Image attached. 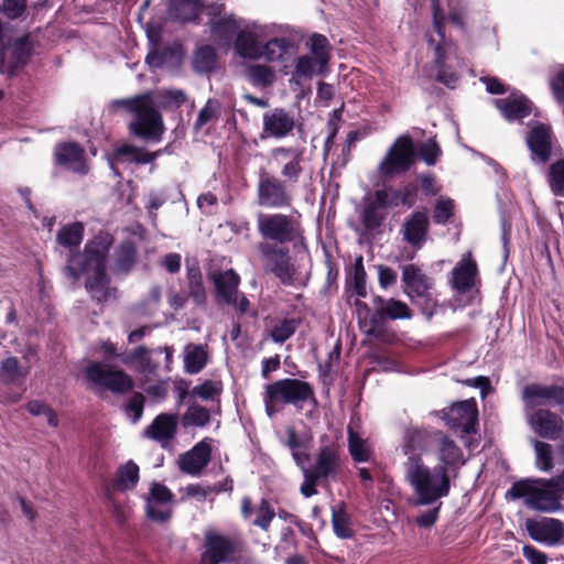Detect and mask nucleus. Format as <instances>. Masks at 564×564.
Wrapping results in <instances>:
<instances>
[{"mask_svg": "<svg viewBox=\"0 0 564 564\" xmlns=\"http://www.w3.org/2000/svg\"><path fill=\"white\" fill-rule=\"evenodd\" d=\"M223 391V384L218 380H205L192 390V394L205 401L216 399Z\"/></svg>", "mask_w": 564, "mask_h": 564, "instance_id": "13d9d810", "label": "nucleus"}, {"mask_svg": "<svg viewBox=\"0 0 564 564\" xmlns=\"http://www.w3.org/2000/svg\"><path fill=\"white\" fill-rule=\"evenodd\" d=\"M274 34L273 24L246 25L239 37L237 54L249 61L286 62L294 54V47L288 39L274 36Z\"/></svg>", "mask_w": 564, "mask_h": 564, "instance_id": "7ed1b4c3", "label": "nucleus"}, {"mask_svg": "<svg viewBox=\"0 0 564 564\" xmlns=\"http://www.w3.org/2000/svg\"><path fill=\"white\" fill-rule=\"evenodd\" d=\"M210 421L209 410L205 406L193 404L188 406L186 412L183 415V425L187 426H196L203 427L207 425Z\"/></svg>", "mask_w": 564, "mask_h": 564, "instance_id": "864d4df0", "label": "nucleus"}, {"mask_svg": "<svg viewBox=\"0 0 564 564\" xmlns=\"http://www.w3.org/2000/svg\"><path fill=\"white\" fill-rule=\"evenodd\" d=\"M274 516H275L274 509L271 507L269 501H267L265 499H262L261 503L257 510V517L253 521V524L260 527L263 530H268Z\"/></svg>", "mask_w": 564, "mask_h": 564, "instance_id": "0e129e2a", "label": "nucleus"}, {"mask_svg": "<svg viewBox=\"0 0 564 564\" xmlns=\"http://www.w3.org/2000/svg\"><path fill=\"white\" fill-rule=\"evenodd\" d=\"M378 302L381 304V306L378 308L376 315L373 316V319L378 318H410L411 313L408 307V305L401 301L390 299L388 301H384L382 299H378Z\"/></svg>", "mask_w": 564, "mask_h": 564, "instance_id": "49530a36", "label": "nucleus"}, {"mask_svg": "<svg viewBox=\"0 0 564 564\" xmlns=\"http://www.w3.org/2000/svg\"><path fill=\"white\" fill-rule=\"evenodd\" d=\"M430 219L427 210L413 212L402 225L403 240L415 249L422 248L427 238Z\"/></svg>", "mask_w": 564, "mask_h": 564, "instance_id": "393cba45", "label": "nucleus"}, {"mask_svg": "<svg viewBox=\"0 0 564 564\" xmlns=\"http://www.w3.org/2000/svg\"><path fill=\"white\" fill-rule=\"evenodd\" d=\"M319 73V62L313 55H302L295 61V75L300 78L312 77Z\"/></svg>", "mask_w": 564, "mask_h": 564, "instance_id": "4d7b16f0", "label": "nucleus"}, {"mask_svg": "<svg viewBox=\"0 0 564 564\" xmlns=\"http://www.w3.org/2000/svg\"><path fill=\"white\" fill-rule=\"evenodd\" d=\"M216 53L210 46H203L197 50L194 57V65L198 72H209L215 67Z\"/></svg>", "mask_w": 564, "mask_h": 564, "instance_id": "bf43d9fd", "label": "nucleus"}, {"mask_svg": "<svg viewBox=\"0 0 564 564\" xmlns=\"http://www.w3.org/2000/svg\"><path fill=\"white\" fill-rule=\"evenodd\" d=\"M402 282L404 292L411 297L430 299L432 280L414 264H406L402 268Z\"/></svg>", "mask_w": 564, "mask_h": 564, "instance_id": "bb28decb", "label": "nucleus"}, {"mask_svg": "<svg viewBox=\"0 0 564 564\" xmlns=\"http://www.w3.org/2000/svg\"><path fill=\"white\" fill-rule=\"evenodd\" d=\"M532 445L535 453V466L541 471H550L554 467L553 447L551 444L533 440Z\"/></svg>", "mask_w": 564, "mask_h": 564, "instance_id": "3c124183", "label": "nucleus"}, {"mask_svg": "<svg viewBox=\"0 0 564 564\" xmlns=\"http://www.w3.org/2000/svg\"><path fill=\"white\" fill-rule=\"evenodd\" d=\"M178 423L180 417L177 413H161L143 431V435L159 443L162 448H167L177 434Z\"/></svg>", "mask_w": 564, "mask_h": 564, "instance_id": "5701e85b", "label": "nucleus"}, {"mask_svg": "<svg viewBox=\"0 0 564 564\" xmlns=\"http://www.w3.org/2000/svg\"><path fill=\"white\" fill-rule=\"evenodd\" d=\"M258 249L265 272L273 273L282 283L293 284L299 279V265L289 256V249L263 241Z\"/></svg>", "mask_w": 564, "mask_h": 564, "instance_id": "9d476101", "label": "nucleus"}, {"mask_svg": "<svg viewBox=\"0 0 564 564\" xmlns=\"http://www.w3.org/2000/svg\"><path fill=\"white\" fill-rule=\"evenodd\" d=\"M135 110L134 120L130 122V132L143 139H160L163 131V120L160 112L155 109L151 95L140 101Z\"/></svg>", "mask_w": 564, "mask_h": 564, "instance_id": "ddd939ff", "label": "nucleus"}, {"mask_svg": "<svg viewBox=\"0 0 564 564\" xmlns=\"http://www.w3.org/2000/svg\"><path fill=\"white\" fill-rule=\"evenodd\" d=\"M348 452L355 463H367L373 455V448L369 440L361 437L351 427L347 433Z\"/></svg>", "mask_w": 564, "mask_h": 564, "instance_id": "ea45409f", "label": "nucleus"}, {"mask_svg": "<svg viewBox=\"0 0 564 564\" xmlns=\"http://www.w3.org/2000/svg\"><path fill=\"white\" fill-rule=\"evenodd\" d=\"M495 105L508 120L522 119L531 111L530 102L523 96L496 99Z\"/></svg>", "mask_w": 564, "mask_h": 564, "instance_id": "4c0bfd02", "label": "nucleus"}, {"mask_svg": "<svg viewBox=\"0 0 564 564\" xmlns=\"http://www.w3.org/2000/svg\"><path fill=\"white\" fill-rule=\"evenodd\" d=\"M154 354L160 355L161 347L150 349L139 346L121 360L123 364H137V370L141 375H154L159 368V364L152 357Z\"/></svg>", "mask_w": 564, "mask_h": 564, "instance_id": "72a5a7b5", "label": "nucleus"}, {"mask_svg": "<svg viewBox=\"0 0 564 564\" xmlns=\"http://www.w3.org/2000/svg\"><path fill=\"white\" fill-rule=\"evenodd\" d=\"M83 224L73 223L65 225L58 230L56 240L61 246L73 249L77 248L80 245L83 240Z\"/></svg>", "mask_w": 564, "mask_h": 564, "instance_id": "09e8293b", "label": "nucleus"}, {"mask_svg": "<svg viewBox=\"0 0 564 564\" xmlns=\"http://www.w3.org/2000/svg\"><path fill=\"white\" fill-rule=\"evenodd\" d=\"M352 289L354 292L360 297H365L367 295L366 271L362 264V257L356 259L354 264Z\"/></svg>", "mask_w": 564, "mask_h": 564, "instance_id": "680f3d73", "label": "nucleus"}, {"mask_svg": "<svg viewBox=\"0 0 564 564\" xmlns=\"http://www.w3.org/2000/svg\"><path fill=\"white\" fill-rule=\"evenodd\" d=\"M258 231L265 240L280 243L302 239L300 221L284 214H260L257 219Z\"/></svg>", "mask_w": 564, "mask_h": 564, "instance_id": "1a4fd4ad", "label": "nucleus"}, {"mask_svg": "<svg viewBox=\"0 0 564 564\" xmlns=\"http://www.w3.org/2000/svg\"><path fill=\"white\" fill-rule=\"evenodd\" d=\"M295 118L284 108H273L263 113L262 139H283L292 133Z\"/></svg>", "mask_w": 564, "mask_h": 564, "instance_id": "b1692460", "label": "nucleus"}, {"mask_svg": "<svg viewBox=\"0 0 564 564\" xmlns=\"http://www.w3.org/2000/svg\"><path fill=\"white\" fill-rule=\"evenodd\" d=\"M547 181L555 196H564V160H558L550 166Z\"/></svg>", "mask_w": 564, "mask_h": 564, "instance_id": "6e6d98bb", "label": "nucleus"}, {"mask_svg": "<svg viewBox=\"0 0 564 564\" xmlns=\"http://www.w3.org/2000/svg\"><path fill=\"white\" fill-rule=\"evenodd\" d=\"M55 159L59 165L79 174L87 173L84 149L76 143H63L55 149Z\"/></svg>", "mask_w": 564, "mask_h": 564, "instance_id": "7c9ffc66", "label": "nucleus"}, {"mask_svg": "<svg viewBox=\"0 0 564 564\" xmlns=\"http://www.w3.org/2000/svg\"><path fill=\"white\" fill-rule=\"evenodd\" d=\"M264 404L267 414L272 417L285 404L300 406L315 400L313 387L299 379H281L265 387Z\"/></svg>", "mask_w": 564, "mask_h": 564, "instance_id": "423d86ee", "label": "nucleus"}, {"mask_svg": "<svg viewBox=\"0 0 564 564\" xmlns=\"http://www.w3.org/2000/svg\"><path fill=\"white\" fill-rule=\"evenodd\" d=\"M213 440L206 437L194 445L189 451L180 455L177 466L184 474L199 476L212 459Z\"/></svg>", "mask_w": 564, "mask_h": 564, "instance_id": "412c9836", "label": "nucleus"}, {"mask_svg": "<svg viewBox=\"0 0 564 564\" xmlns=\"http://www.w3.org/2000/svg\"><path fill=\"white\" fill-rule=\"evenodd\" d=\"M235 552V543L217 533H207L205 551L200 564H219L229 561Z\"/></svg>", "mask_w": 564, "mask_h": 564, "instance_id": "a878e982", "label": "nucleus"}, {"mask_svg": "<svg viewBox=\"0 0 564 564\" xmlns=\"http://www.w3.org/2000/svg\"><path fill=\"white\" fill-rule=\"evenodd\" d=\"M173 494L159 482H153L147 496L145 513L155 522H165L172 514Z\"/></svg>", "mask_w": 564, "mask_h": 564, "instance_id": "4be33fe9", "label": "nucleus"}, {"mask_svg": "<svg viewBox=\"0 0 564 564\" xmlns=\"http://www.w3.org/2000/svg\"><path fill=\"white\" fill-rule=\"evenodd\" d=\"M297 327L299 321L296 318L275 319L271 323L269 336L274 343L283 344L294 335Z\"/></svg>", "mask_w": 564, "mask_h": 564, "instance_id": "de8ad7c7", "label": "nucleus"}, {"mask_svg": "<svg viewBox=\"0 0 564 564\" xmlns=\"http://www.w3.org/2000/svg\"><path fill=\"white\" fill-rule=\"evenodd\" d=\"M272 162L280 167L285 183H296L303 173V150L294 147H278L270 151Z\"/></svg>", "mask_w": 564, "mask_h": 564, "instance_id": "a211bd4d", "label": "nucleus"}, {"mask_svg": "<svg viewBox=\"0 0 564 564\" xmlns=\"http://www.w3.org/2000/svg\"><path fill=\"white\" fill-rule=\"evenodd\" d=\"M30 373V367H24L13 356L0 362V382L8 386L21 387Z\"/></svg>", "mask_w": 564, "mask_h": 564, "instance_id": "f704fd0d", "label": "nucleus"}, {"mask_svg": "<svg viewBox=\"0 0 564 564\" xmlns=\"http://www.w3.org/2000/svg\"><path fill=\"white\" fill-rule=\"evenodd\" d=\"M429 507H430L429 510H426L425 512L417 516L414 520V522L420 528L429 529L435 524V522L438 519V513H440V509L442 507V502L438 501L434 506H429Z\"/></svg>", "mask_w": 564, "mask_h": 564, "instance_id": "338daca9", "label": "nucleus"}, {"mask_svg": "<svg viewBox=\"0 0 564 564\" xmlns=\"http://www.w3.org/2000/svg\"><path fill=\"white\" fill-rule=\"evenodd\" d=\"M202 8L199 0H171L169 14L180 21H192L198 17Z\"/></svg>", "mask_w": 564, "mask_h": 564, "instance_id": "a19ab883", "label": "nucleus"}, {"mask_svg": "<svg viewBox=\"0 0 564 564\" xmlns=\"http://www.w3.org/2000/svg\"><path fill=\"white\" fill-rule=\"evenodd\" d=\"M414 147L409 135L399 137L378 166L381 176L405 172L414 162Z\"/></svg>", "mask_w": 564, "mask_h": 564, "instance_id": "4468645a", "label": "nucleus"}, {"mask_svg": "<svg viewBox=\"0 0 564 564\" xmlns=\"http://www.w3.org/2000/svg\"><path fill=\"white\" fill-rule=\"evenodd\" d=\"M454 212V200L451 198H440L436 202L433 219L436 224H445L453 216Z\"/></svg>", "mask_w": 564, "mask_h": 564, "instance_id": "e2e57ef3", "label": "nucleus"}, {"mask_svg": "<svg viewBox=\"0 0 564 564\" xmlns=\"http://www.w3.org/2000/svg\"><path fill=\"white\" fill-rule=\"evenodd\" d=\"M477 263L471 258L470 252L465 254L452 271L453 288L465 293L469 291L476 283Z\"/></svg>", "mask_w": 564, "mask_h": 564, "instance_id": "c756f323", "label": "nucleus"}, {"mask_svg": "<svg viewBox=\"0 0 564 564\" xmlns=\"http://www.w3.org/2000/svg\"><path fill=\"white\" fill-rule=\"evenodd\" d=\"M187 281L189 296L197 305L206 302V291L203 284V276L198 264H187Z\"/></svg>", "mask_w": 564, "mask_h": 564, "instance_id": "37998d69", "label": "nucleus"}, {"mask_svg": "<svg viewBox=\"0 0 564 564\" xmlns=\"http://www.w3.org/2000/svg\"><path fill=\"white\" fill-rule=\"evenodd\" d=\"M84 376L88 387L94 391L108 390L112 393L122 394L133 388L132 378L122 369H112L98 361H90L84 371Z\"/></svg>", "mask_w": 564, "mask_h": 564, "instance_id": "6e6552de", "label": "nucleus"}, {"mask_svg": "<svg viewBox=\"0 0 564 564\" xmlns=\"http://www.w3.org/2000/svg\"><path fill=\"white\" fill-rule=\"evenodd\" d=\"M208 359L209 356L206 346L189 343L184 347L183 368L186 373H199L206 367Z\"/></svg>", "mask_w": 564, "mask_h": 564, "instance_id": "e433bc0d", "label": "nucleus"}, {"mask_svg": "<svg viewBox=\"0 0 564 564\" xmlns=\"http://www.w3.org/2000/svg\"><path fill=\"white\" fill-rule=\"evenodd\" d=\"M528 145L531 152L542 162L545 163L551 156V129L545 124H536L530 131Z\"/></svg>", "mask_w": 564, "mask_h": 564, "instance_id": "473e14b6", "label": "nucleus"}, {"mask_svg": "<svg viewBox=\"0 0 564 564\" xmlns=\"http://www.w3.org/2000/svg\"><path fill=\"white\" fill-rule=\"evenodd\" d=\"M119 154L130 156L131 161L140 164L151 163L158 153L145 152L139 148L126 145L119 149Z\"/></svg>", "mask_w": 564, "mask_h": 564, "instance_id": "69168bd1", "label": "nucleus"}, {"mask_svg": "<svg viewBox=\"0 0 564 564\" xmlns=\"http://www.w3.org/2000/svg\"><path fill=\"white\" fill-rule=\"evenodd\" d=\"M311 53L319 62V74L324 73L329 62V43L326 36L322 34L312 35Z\"/></svg>", "mask_w": 564, "mask_h": 564, "instance_id": "603ef678", "label": "nucleus"}, {"mask_svg": "<svg viewBox=\"0 0 564 564\" xmlns=\"http://www.w3.org/2000/svg\"><path fill=\"white\" fill-rule=\"evenodd\" d=\"M377 203L387 208H394L400 205L412 207L415 204L416 191L412 186L394 188L392 186L383 187L375 192Z\"/></svg>", "mask_w": 564, "mask_h": 564, "instance_id": "cd10ccee", "label": "nucleus"}, {"mask_svg": "<svg viewBox=\"0 0 564 564\" xmlns=\"http://www.w3.org/2000/svg\"><path fill=\"white\" fill-rule=\"evenodd\" d=\"M434 30L441 37V43L435 46V59L432 68L435 69L436 80L443 83L447 87L454 88L458 82V75L452 70L453 64L447 62L452 58L458 59L456 54V46L446 41L444 34V15L438 4L434 6L433 11ZM425 73L429 77H434V72L425 67Z\"/></svg>", "mask_w": 564, "mask_h": 564, "instance_id": "0eeeda50", "label": "nucleus"}, {"mask_svg": "<svg viewBox=\"0 0 564 564\" xmlns=\"http://www.w3.org/2000/svg\"><path fill=\"white\" fill-rule=\"evenodd\" d=\"M522 400L530 412L547 404L564 405V386L528 384L522 390Z\"/></svg>", "mask_w": 564, "mask_h": 564, "instance_id": "f3484780", "label": "nucleus"}, {"mask_svg": "<svg viewBox=\"0 0 564 564\" xmlns=\"http://www.w3.org/2000/svg\"><path fill=\"white\" fill-rule=\"evenodd\" d=\"M529 536L539 543L553 546L564 544V522L555 518L527 519L524 523Z\"/></svg>", "mask_w": 564, "mask_h": 564, "instance_id": "2eb2a0df", "label": "nucleus"}, {"mask_svg": "<svg viewBox=\"0 0 564 564\" xmlns=\"http://www.w3.org/2000/svg\"><path fill=\"white\" fill-rule=\"evenodd\" d=\"M219 102L215 99H209L206 105L200 109L198 112V116L196 118V121L194 123V129L199 130L202 129L206 123L212 121L213 119H216L219 113Z\"/></svg>", "mask_w": 564, "mask_h": 564, "instance_id": "052dcab7", "label": "nucleus"}, {"mask_svg": "<svg viewBox=\"0 0 564 564\" xmlns=\"http://www.w3.org/2000/svg\"><path fill=\"white\" fill-rule=\"evenodd\" d=\"M137 261V247L132 241H124L116 252L113 270L118 273H128Z\"/></svg>", "mask_w": 564, "mask_h": 564, "instance_id": "c03bdc74", "label": "nucleus"}, {"mask_svg": "<svg viewBox=\"0 0 564 564\" xmlns=\"http://www.w3.org/2000/svg\"><path fill=\"white\" fill-rule=\"evenodd\" d=\"M564 470L554 478H525L518 480L506 492L507 500L522 499L527 508L555 513L563 509Z\"/></svg>", "mask_w": 564, "mask_h": 564, "instance_id": "20e7f679", "label": "nucleus"}, {"mask_svg": "<svg viewBox=\"0 0 564 564\" xmlns=\"http://www.w3.org/2000/svg\"><path fill=\"white\" fill-rule=\"evenodd\" d=\"M138 481L139 466L133 460H128L118 468L115 479L116 489L121 491L133 489Z\"/></svg>", "mask_w": 564, "mask_h": 564, "instance_id": "79ce46f5", "label": "nucleus"}, {"mask_svg": "<svg viewBox=\"0 0 564 564\" xmlns=\"http://www.w3.org/2000/svg\"><path fill=\"white\" fill-rule=\"evenodd\" d=\"M444 420L447 425L464 434L476 432L478 424V409L474 399L454 403L445 413Z\"/></svg>", "mask_w": 564, "mask_h": 564, "instance_id": "aec40b11", "label": "nucleus"}, {"mask_svg": "<svg viewBox=\"0 0 564 564\" xmlns=\"http://www.w3.org/2000/svg\"><path fill=\"white\" fill-rule=\"evenodd\" d=\"M431 443H434V433L417 427H411L408 429L404 434L402 451L408 458H410V456H421L415 452L426 451Z\"/></svg>", "mask_w": 564, "mask_h": 564, "instance_id": "c9c22d12", "label": "nucleus"}, {"mask_svg": "<svg viewBox=\"0 0 564 564\" xmlns=\"http://www.w3.org/2000/svg\"><path fill=\"white\" fill-rule=\"evenodd\" d=\"M258 204L264 208L281 209L292 205V194L286 183L263 171L260 173L258 185Z\"/></svg>", "mask_w": 564, "mask_h": 564, "instance_id": "f8f14e48", "label": "nucleus"}, {"mask_svg": "<svg viewBox=\"0 0 564 564\" xmlns=\"http://www.w3.org/2000/svg\"><path fill=\"white\" fill-rule=\"evenodd\" d=\"M403 470L404 479L413 491V506H434L448 496L451 475L446 466L435 465L431 468L422 456H410L403 463Z\"/></svg>", "mask_w": 564, "mask_h": 564, "instance_id": "f03ea898", "label": "nucleus"}, {"mask_svg": "<svg viewBox=\"0 0 564 564\" xmlns=\"http://www.w3.org/2000/svg\"><path fill=\"white\" fill-rule=\"evenodd\" d=\"M434 443L437 445V465L446 466L449 475L454 468L464 464L463 452L453 440L442 432H434Z\"/></svg>", "mask_w": 564, "mask_h": 564, "instance_id": "c85d7f7f", "label": "nucleus"}, {"mask_svg": "<svg viewBox=\"0 0 564 564\" xmlns=\"http://www.w3.org/2000/svg\"><path fill=\"white\" fill-rule=\"evenodd\" d=\"M386 216V208L377 203V197L373 194L361 213L364 226L368 230H373L382 224Z\"/></svg>", "mask_w": 564, "mask_h": 564, "instance_id": "a18cd8bd", "label": "nucleus"}, {"mask_svg": "<svg viewBox=\"0 0 564 564\" xmlns=\"http://www.w3.org/2000/svg\"><path fill=\"white\" fill-rule=\"evenodd\" d=\"M258 23V21L245 20L236 17L235 14H225L212 19L209 22V28L213 39L219 44L228 45L235 37L234 47L237 52L239 37L242 31L246 29V25Z\"/></svg>", "mask_w": 564, "mask_h": 564, "instance_id": "dca6fc26", "label": "nucleus"}, {"mask_svg": "<svg viewBox=\"0 0 564 564\" xmlns=\"http://www.w3.org/2000/svg\"><path fill=\"white\" fill-rule=\"evenodd\" d=\"M209 279L215 285V297L218 303L234 307L241 315L249 312L250 302L243 293L239 292L240 276L232 269L214 271L209 274Z\"/></svg>", "mask_w": 564, "mask_h": 564, "instance_id": "9b49d317", "label": "nucleus"}, {"mask_svg": "<svg viewBox=\"0 0 564 564\" xmlns=\"http://www.w3.org/2000/svg\"><path fill=\"white\" fill-rule=\"evenodd\" d=\"M332 524L334 532L338 538L349 539L352 536L354 532L350 527V520L343 506L337 510H333Z\"/></svg>", "mask_w": 564, "mask_h": 564, "instance_id": "5fc2aeb1", "label": "nucleus"}, {"mask_svg": "<svg viewBox=\"0 0 564 564\" xmlns=\"http://www.w3.org/2000/svg\"><path fill=\"white\" fill-rule=\"evenodd\" d=\"M31 43L29 36L18 39L11 50L10 58L6 59L4 72L9 75H14L17 70L23 67L31 56Z\"/></svg>", "mask_w": 564, "mask_h": 564, "instance_id": "58836bf2", "label": "nucleus"}, {"mask_svg": "<svg viewBox=\"0 0 564 564\" xmlns=\"http://www.w3.org/2000/svg\"><path fill=\"white\" fill-rule=\"evenodd\" d=\"M528 424L542 438L555 441L564 433V420L547 409H538L527 413Z\"/></svg>", "mask_w": 564, "mask_h": 564, "instance_id": "6ab92c4d", "label": "nucleus"}, {"mask_svg": "<svg viewBox=\"0 0 564 564\" xmlns=\"http://www.w3.org/2000/svg\"><path fill=\"white\" fill-rule=\"evenodd\" d=\"M419 153L427 165H434L441 154V149L435 141L429 140L420 145Z\"/></svg>", "mask_w": 564, "mask_h": 564, "instance_id": "774afa93", "label": "nucleus"}, {"mask_svg": "<svg viewBox=\"0 0 564 564\" xmlns=\"http://www.w3.org/2000/svg\"><path fill=\"white\" fill-rule=\"evenodd\" d=\"M285 440L283 444L291 451L292 457L297 467L311 459L310 451L312 448V438L310 436L299 435L293 426L285 430Z\"/></svg>", "mask_w": 564, "mask_h": 564, "instance_id": "2f4dec72", "label": "nucleus"}, {"mask_svg": "<svg viewBox=\"0 0 564 564\" xmlns=\"http://www.w3.org/2000/svg\"><path fill=\"white\" fill-rule=\"evenodd\" d=\"M340 466L341 457L338 446L334 444L321 446L311 465L304 463L299 467L304 478L300 487L301 494L305 498L316 495V486L335 480L339 474Z\"/></svg>", "mask_w": 564, "mask_h": 564, "instance_id": "39448f33", "label": "nucleus"}, {"mask_svg": "<svg viewBox=\"0 0 564 564\" xmlns=\"http://www.w3.org/2000/svg\"><path fill=\"white\" fill-rule=\"evenodd\" d=\"M248 80L253 86L269 87L275 80L274 70L264 64H254L246 69Z\"/></svg>", "mask_w": 564, "mask_h": 564, "instance_id": "8fccbe9b", "label": "nucleus"}, {"mask_svg": "<svg viewBox=\"0 0 564 564\" xmlns=\"http://www.w3.org/2000/svg\"><path fill=\"white\" fill-rule=\"evenodd\" d=\"M112 245L108 234H98L87 242L83 253L69 251L64 273L73 281H77L83 273L87 274L86 289L98 302L111 296L109 280L106 274V260Z\"/></svg>", "mask_w": 564, "mask_h": 564, "instance_id": "f257e3e1", "label": "nucleus"}]
</instances>
